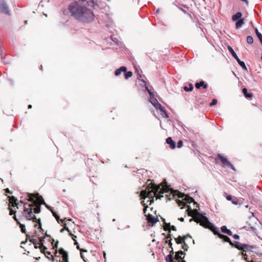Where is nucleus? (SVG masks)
Instances as JSON below:
<instances>
[{
	"instance_id": "4",
	"label": "nucleus",
	"mask_w": 262,
	"mask_h": 262,
	"mask_svg": "<svg viewBox=\"0 0 262 262\" xmlns=\"http://www.w3.org/2000/svg\"><path fill=\"white\" fill-rule=\"evenodd\" d=\"M192 212L194 216H193V219H190V222L194 221L205 228H208L210 226L212 223L209 221L207 217L199 212L196 209L192 210Z\"/></svg>"
},
{
	"instance_id": "35",
	"label": "nucleus",
	"mask_w": 262,
	"mask_h": 262,
	"mask_svg": "<svg viewBox=\"0 0 262 262\" xmlns=\"http://www.w3.org/2000/svg\"><path fill=\"white\" fill-rule=\"evenodd\" d=\"M167 238H170V239L168 240V241H167L166 242L168 243V245L169 246V247L171 248V249H172V244L171 243V235L170 234H169L166 237Z\"/></svg>"
},
{
	"instance_id": "48",
	"label": "nucleus",
	"mask_w": 262,
	"mask_h": 262,
	"mask_svg": "<svg viewBox=\"0 0 262 262\" xmlns=\"http://www.w3.org/2000/svg\"><path fill=\"white\" fill-rule=\"evenodd\" d=\"M180 9L184 13L187 14L191 18H192L191 14L187 13L186 10L181 8H180Z\"/></svg>"
},
{
	"instance_id": "58",
	"label": "nucleus",
	"mask_w": 262,
	"mask_h": 262,
	"mask_svg": "<svg viewBox=\"0 0 262 262\" xmlns=\"http://www.w3.org/2000/svg\"><path fill=\"white\" fill-rule=\"evenodd\" d=\"M140 78H141V75L140 74H138V77L137 78L139 79Z\"/></svg>"
},
{
	"instance_id": "38",
	"label": "nucleus",
	"mask_w": 262,
	"mask_h": 262,
	"mask_svg": "<svg viewBox=\"0 0 262 262\" xmlns=\"http://www.w3.org/2000/svg\"><path fill=\"white\" fill-rule=\"evenodd\" d=\"M247 41L249 44L253 43V38L251 36H248L247 37Z\"/></svg>"
},
{
	"instance_id": "39",
	"label": "nucleus",
	"mask_w": 262,
	"mask_h": 262,
	"mask_svg": "<svg viewBox=\"0 0 262 262\" xmlns=\"http://www.w3.org/2000/svg\"><path fill=\"white\" fill-rule=\"evenodd\" d=\"M241 254L243 256L244 260H245L247 262H249V259L248 258V255L246 253H244V251L242 252Z\"/></svg>"
},
{
	"instance_id": "49",
	"label": "nucleus",
	"mask_w": 262,
	"mask_h": 262,
	"mask_svg": "<svg viewBox=\"0 0 262 262\" xmlns=\"http://www.w3.org/2000/svg\"><path fill=\"white\" fill-rule=\"evenodd\" d=\"M4 191H5L6 193H8L11 194L13 193V192L10 191L8 188L4 189Z\"/></svg>"
},
{
	"instance_id": "44",
	"label": "nucleus",
	"mask_w": 262,
	"mask_h": 262,
	"mask_svg": "<svg viewBox=\"0 0 262 262\" xmlns=\"http://www.w3.org/2000/svg\"><path fill=\"white\" fill-rule=\"evenodd\" d=\"M183 145V142L182 140H179L177 143V147L178 148H181Z\"/></svg>"
},
{
	"instance_id": "17",
	"label": "nucleus",
	"mask_w": 262,
	"mask_h": 262,
	"mask_svg": "<svg viewBox=\"0 0 262 262\" xmlns=\"http://www.w3.org/2000/svg\"><path fill=\"white\" fill-rule=\"evenodd\" d=\"M166 143L169 145L171 149H174L176 147V143L174 142L171 137H168L166 139Z\"/></svg>"
},
{
	"instance_id": "54",
	"label": "nucleus",
	"mask_w": 262,
	"mask_h": 262,
	"mask_svg": "<svg viewBox=\"0 0 262 262\" xmlns=\"http://www.w3.org/2000/svg\"><path fill=\"white\" fill-rule=\"evenodd\" d=\"M232 196L231 195H229L227 196L226 199L228 201H231L232 200Z\"/></svg>"
},
{
	"instance_id": "24",
	"label": "nucleus",
	"mask_w": 262,
	"mask_h": 262,
	"mask_svg": "<svg viewBox=\"0 0 262 262\" xmlns=\"http://www.w3.org/2000/svg\"><path fill=\"white\" fill-rule=\"evenodd\" d=\"M242 16V13L240 12H237L236 14H234L232 16V20L233 21H236L239 19L240 18H242L241 17Z\"/></svg>"
},
{
	"instance_id": "55",
	"label": "nucleus",
	"mask_w": 262,
	"mask_h": 262,
	"mask_svg": "<svg viewBox=\"0 0 262 262\" xmlns=\"http://www.w3.org/2000/svg\"><path fill=\"white\" fill-rule=\"evenodd\" d=\"M172 230L173 231H176L177 229L176 227L174 226H170V230Z\"/></svg>"
},
{
	"instance_id": "21",
	"label": "nucleus",
	"mask_w": 262,
	"mask_h": 262,
	"mask_svg": "<svg viewBox=\"0 0 262 262\" xmlns=\"http://www.w3.org/2000/svg\"><path fill=\"white\" fill-rule=\"evenodd\" d=\"M76 248L77 249L79 250L80 251V256L82 259L83 260L84 262H86V259L85 258V256H84L83 253V252H87L88 251L86 250H84L83 249H81L79 245H77L76 246Z\"/></svg>"
},
{
	"instance_id": "10",
	"label": "nucleus",
	"mask_w": 262,
	"mask_h": 262,
	"mask_svg": "<svg viewBox=\"0 0 262 262\" xmlns=\"http://www.w3.org/2000/svg\"><path fill=\"white\" fill-rule=\"evenodd\" d=\"M228 49L229 51H230V52L231 53L232 56L236 60V61H237L238 64L241 66V67L244 70H247V67L246 66L245 62L243 61H241L239 59V58L237 56L236 54L235 53V52H234L233 49L230 46H228Z\"/></svg>"
},
{
	"instance_id": "33",
	"label": "nucleus",
	"mask_w": 262,
	"mask_h": 262,
	"mask_svg": "<svg viewBox=\"0 0 262 262\" xmlns=\"http://www.w3.org/2000/svg\"><path fill=\"white\" fill-rule=\"evenodd\" d=\"M160 111L161 112V115L162 116V117L166 118L169 117L167 113H166V111L164 109V108H161V110Z\"/></svg>"
},
{
	"instance_id": "15",
	"label": "nucleus",
	"mask_w": 262,
	"mask_h": 262,
	"mask_svg": "<svg viewBox=\"0 0 262 262\" xmlns=\"http://www.w3.org/2000/svg\"><path fill=\"white\" fill-rule=\"evenodd\" d=\"M231 246L236 248V249H237L239 250H242V252H243L245 249L244 247H246V244H242L239 242H235L234 243H233V245H231Z\"/></svg>"
},
{
	"instance_id": "34",
	"label": "nucleus",
	"mask_w": 262,
	"mask_h": 262,
	"mask_svg": "<svg viewBox=\"0 0 262 262\" xmlns=\"http://www.w3.org/2000/svg\"><path fill=\"white\" fill-rule=\"evenodd\" d=\"M164 226L163 227L164 230L165 231H169V232H170V223H164Z\"/></svg>"
},
{
	"instance_id": "37",
	"label": "nucleus",
	"mask_w": 262,
	"mask_h": 262,
	"mask_svg": "<svg viewBox=\"0 0 262 262\" xmlns=\"http://www.w3.org/2000/svg\"><path fill=\"white\" fill-rule=\"evenodd\" d=\"M184 256L182 258L181 256L179 255L177 252H176V255L174 256V259L177 260L176 261H180V260L183 259Z\"/></svg>"
},
{
	"instance_id": "60",
	"label": "nucleus",
	"mask_w": 262,
	"mask_h": 262,
	"mask_svg": "<svg viewBox=\"0 0 262 262\" xmlns=\"http://www.w3.org/2000/svg\"><path fill=\"white\" fill-rule=\"evenodd\" d=\"M171 250H171V251L170 252V254H172V256H173V254L174 252H173V249H171Z\"/></svg>"
},
{
	"instance_id": "51",
	"label": "nucleus",
	"mask_w": 262,
	"mask_h": 262,
	"mask_svg": "<svg viewBox=\"0 0 262 262\" xmlns=\"http://www.w3.org/2000/svg\"><path fill=\"white\" fill-rule=\"evenodd\" d=\"M233 237L234 238L236 239H239V236L237 234H234L233 235Z\"/></svg>"
},
{
	"instance_id": "25",
	"label": "nucleus",
	"mask_w": 262,
	"mask_h": 262,
	"mask_svg": "<svg viewBox=\"0 0 262 262\" xmlns=\"http://www.w3.org/2000/svg\"><path fill=\"white\" fill-rule=\"evenodd\" d=\"M41 252L43 253L45 255L47 256V257L49 259L52 260V261H54V256L51 254L50 252L47 251L45 252V250L41 251Z\"/></svg>"
},
{
	"instance_id": "6",
	"label": "nucleus",
	"mask_w": 262,
	"mask_h": 262,
	"mask_svg": "<svg viewBox=\"0 0 262 262\" xmlns=\"http://www.w3.org/2000/svg\"><path fill=\"white\" fill-rule=\"evenodd\" d=\"M208 229H210L215 235H216L219 238L223 239L224 242L229 243L230 245H233V243L231 241L229 237L226 235L221 234L219 232L218 229L216 227L214 226L212 224H211L210 226H209Z\"/></svg>"
},
{
	"instance_id": "59",
	"label": "nucleus",
	"mask_w": 262,
	"mask_h": 262,
	"mask_svg": "<svg viewBox=\"0 0 262 262\" xmlns=\"http://www.w3.org/2000/svg\"><path fill=\"white\" fill-rule=\"evenodd\" d=\"M74 242H74V245H76V246H77V245H78V243H77V242L76 241V239H75V241H74Z\"/></svg>"
},
{
	"instance_id": "2",
	"label": "nucleus",
	"mask_w": 262,
	"mask_h": 262,
	"mask_svg": "<svg viewBox=\"0 0 262 262\" xmlns=\"http://www.w3.org/2000/svg\"><path fill=\"white\" fill-rule=\"evenodd\" d=\"M86 6H88V2L84 0L74 2L69 5V10L75 19L89 23L94 20L95 15Z\"/></svg>"
},
{
	"instance_id": "41",
	"label": "nucleus",
	"mask_w": 262,
	"mask_h": 262,
	"mask_svg": "<svg viewBox=\"0 0 262 262\" xmlns=\"http://www.w3.org/2000/svg\"><path fill=\"white\" fill-rule=\"evenodd\" d=\"M166 260L167 262H171L173 261V257L171 254H169V255H168V256L166 257Z\"/></svg>"
},
{
	"instance_id": "16",
	"label": "nucleus",
	"mask_w": 262,
	"mask_h": 262,
	"mask_svg": "<svg viewBox=\"0 0 262 262\" xmlns=\"http://www.w3.org/2000/svg\"><path fill=\"white\" fill-rule=\"evenodd\" d=\"M195 86L196 89H199L201 87H203V89H207L208 84L206 83L204 81H201L200 82H196L195 84Z\"/></svg>"
},
{
	"instance_id": "62",
	"label": "nucleus",
	"mask_w": 262,
	"mask_h": 262,
	"mask_svg": "<svg viewBox=\"0 0 262 262\" xmlns=\"http://www.w3.org/2000/svg\"><path fill=\"white\" fill-rule=\"evenodd\" d=\"M182 260L180 261H176V262H186V261L185 260H184L183 259H181Z\"/></svg>"
},
{
	"instance_id": "13",
	"label": "nucleus",
	"mask_w": 262,
	"mask_h": 262,
	"mask_svg": "<svg viewBox=\"0 0 262 262\" xmlns=\"http://www.w3.org/2000/svg\"><path fill=\"white\" fill-rule=\"evenodd\" d=\"M58 252L62 255V261L61 262H69L68 254L63 248H60Z\"/></svg>"
},
{
	"instance_id": "43",
	"label": "nucleus",
	"mask_w": 262,
	"mask_h": 262,
	"mask_svg": "<svg viewBox=\"0 0 262 262\" xmlns=\"http://www.w3.org/2000/svg\"><path fill=\"white\" fill-rule=\"evenodd\" d=\"M182 249H183L185 251H187L188 249V246L186 243L185 241L183 243Z\"/></svg>"
},
{
	"instance_id": "47",
	"label": "nucleus",
	"mask_w": 262,
	"mask_h": 262,
	"mask_svg": "<svg viewBox=\"0 0 262 262\" xmlns=\"http://www.w3.org/2000/svg\"><path fill=\"white\" fill-rule=\"evenodd\" d=\"M69 235L72 237L73 241H75L76 236L74 235L72 233L71 231L69 232Z\"/></svg>"
},
{
	"instance_id": "7",
	"label": "nucleus",
	"mask_w": 262,
	"mask_h": 262,
	"mask_svg": "<svg viewBox=\"0 0 262 262\" xmlns=\"http://www.w3.org/2000/svg\"><path fill=\"white\" fill-rule=\"evenodd\" d=\"M4 85L8 91L14 90L15 87V78H12L11 75L7 74Z\"/></svg>"
},
{
	"instance_id": "42",
	"label": "nucleus",
	"mask_w": 262,
	"mask_h": 262,
	"mask_svg": "<svg viewBox=\"0 0 262 262\" xmlns=\"http://www.w3.org/2000/svg\"><path fill=\"white\" fill-rule=\"evenodd\" d=\"M232 203L235 205H241L242 204V202L237 199L232 200Z\"/></svg>"
},
{
	"instance_id": "26",
	"label": "nucleus",
	"mask_w": 262,
	"mask_h": 262,
	"mask_svg": "<svg viewBox=\"0 0 262 262\" xmlns=\"http://www.w3.org/2000/svg\"><path fill=\"white\" fill-rule=\"evenodd\" d=\"M35 236H32L30 239V242L33 243L34 245L35 248H38V246H37L39 243H38V241L36 238H35Z\"/></svg>"
},
{
	"instance_id": "61",
	"label": "nucleus",
	"mask_w": 262,
	"mask_h": 262,
	"mask_svg": "<svg viewBox=\"0 0 262 262\" xmlns=\"http://www.w3.org/2000/svg\"><path fill=\"white\" fill-rule=\"evenodd\" d=\"M243 1L245 2V3H246L247 4H248V0H242Z\"/></svg>"
},
{
	"instance_id": "5",
	"label": "nucleus",
	"mask_w": 262,
	"mask_h": 262,
	"mask_svg": "<svg viewBox=\"0 0 262 262\" xmlns=\"http://www.w3.org/2000/svg\"><path fill=\"white\" fill-rule=\"evenodd\" d=\"M170 193L169 194H166L165 195L167 198L166 201L173 199L174 197L177 195L179 198H183L184 197L183 200L186 202H185L186 204L187 203L190 204L193 202L194 204L197 205V206L199 205L198 204L194 201V199L189 195H185V194L181 193L178 190H174L172 188L170 189Z\"/></svg>"
},
{
	"instance_id": "56",
	"label": "nucleus",
	"mask_w": 262,
	"mask_h": 262,
	"mask_svg": "<svg viewBox=\"0 0 262 262\" xmlns=\"http://www.w3.org/2000/svg\"><path fill=\"white\" fill-rule=\"evenodd\" d=\"M255 32L257 36L261 34L260 32H258V29L257 28H255Z\"/></svg>"
},
{
	"instance_id": "18",
	"label": "nucleus",
	"mask_w": 262,
	"mask_h": 262,
	"mask_svg": "<svg viewBox=\"0 0 262 262\" xmlns=\"http://www.w3.org/2000/svg\"><path fill=\"white\" fill-rule=\"evenodd\" d=\"M44 238H45V237H39V242H38V243H39V244L40 245L39 246H38V248H39L40 249L41 251L42 250H46L47 248L45 246H43V245L42 244V242L44 241Z\"/></svg>"
},
{
	"instance_id": "30",
	"label": "nucleus",
	"mask_w": 262,
	"mask_h": 262,
	"mask_svg": "<svg viewBox=\"0 0 262 262\" xmlns=\"http://www.w3.org/2000/svg\"><path fill=\"white\" fill-rule=\"evenodd\" d=\"M52 213H53V216L55 217V219H56L57 221L59 223V222L60 221L62 223H63V220H60V217H59V216L55 212H54L53 210H51Z\"/></svg>"
},
{
	"instance_id": "14",
	"label": "nucleus",
	"mask_w": 262,
	"mask_h": 262,
	"mask_svg": "<svg viewBox=\"0 0 262 262\" xmlns=\"http://www.w3.org/2000/svg\"><path fill=\"white\" fill-rule=\"evenodd\" d=\"M187 237L191 238V236L189 234H187L183 236L179 235L177 238H175V241L177 244H182L184 243L185 239H187Z\"/></svg>"
},
{
	"instance_id": "1",
	"label": "nucleus",
	"mask_w": 262,
	"mask_h": 262,
	"mask_svg": "<svg viewBox=\"0 0 262 262\" xmlns=\"http://www.w3.org/2000/svg\"><path fill=\"white\" fill-rule=\"evenodd\" d=\"M27 198L20 200V203L24 205V215L29 220H33L34 222L38 223L41 228L40 219H37L34 213H39L40 212V207L42 204H45L42 197L39 193H27ZM22 198L21 197L20 199Z\"/></svg>"
},
{
	"instance_id": "27",
	"label": "nucleus",
	"mask_w": 262,
	"mask_h": 262,
	"mask_svg": "<svg viewBox=\"0 0 262 262\" xmlns=\"http://www.w3.org/2000/svg\"><path fill=\"white\" fill-rule=\"evenodd\" d=\"M256 248V247L255 246H251L247 244H246V247H244V252L246 251H252L253 249H255Z\"/></svg>"
},
{
	"instance_id": "45",
	"label": "nucleus",
	"mask_w": 262,
	"mask_h": 262,
	"mask_svg": "<svg viewBox=\"0 0 262 262\" xmlns=\"http://www.w3.org/2000/svg\"><path fill=\"white\" fill-rule=\"evenodd\" d=\"M155 106L159 110H161V108H163V107L162 106L161 104L159 103H157L155 105Z\"/></svg>"
},
{
	"instance_id": "63",
	"label": "nucleus",
	"mask_w": 262,
	"mask_h": 262,
	"mask_svg": "<svg viewBox=\"0 0 262 262\" xmlns=\"http://www.w3.org/2000/svg\"><path fill=\"white\" fill-rule=\"evenodd\" d=\"M162 221L163 222L164 224L165 223V220L163 218H162Z\"/></svg>"
},
{
	"instance_id": "11",
	"label": "nucleus",
	"mask_w": 262,
	"mask_h": 262,
	"mask_svg": "<svg viewBox=\"0 0 262 262\" xmlns=\"http://www.w3.org/2000/svg\"><path fill=\"white\" fill-rule=\"evenodd\" d=\"M0 12L7 15H10L8 7L4 0H0Z\"/></svg>"
},
{
	"instance_id": "46",
	"label": "nucleus",
	"mask_w": 262,
	"mask_h": 262,
	"mask_svg": "<svg viewBox=\"0 0 262 262\" xmlns=\"http://www.w3.org/2000/svg\"><path fill=\"white\" fill-rule=\"evenodd\" d=\"M217 102V99H214L212 100L211 103H210V105L211 106L214 105L216 104Z\"/></svg>"
},
{
	"instance_id": "19",
	"label": "nucleus",
	"mask_w": 262,
	"mask_h": 262,
	"mask_svg": "<svg viewBox=\"0 0 262 262\" xmlns=\"http://www.w3.org/2000/svg\"><path fill=\"white\" fill-rule=\"evenodd\" d=\"M126 70H127V69L125 67H124V66L121 67L119 69H117L115 71V75L119 76L120 75L121 72H126Z\"/></svg>"
},
{
	"instance_id": "57",
	"label": "nucleus",
	"mask_w": 262,
	"mask_h": 262,
	"mask_svg": "<svg viewBox=\"0 0 262 262\" xmlns=\"http://www.w3.org/2000/svg\"><path fill=\"white\" fill-rule=\"evenodd\" d=\"M179 220L180 221H181V222H182L184 221V218H183V217H180V218H179Z\"/></svg>"
},
{
	"instance_id": "64",
	"label": "nucleus",
	"mask_w": 262,
	"mask_h": 262,
	"mask_svg": "<svg viewBox=\"0 0 262 262\" xmlns=\"http://www.w3.org/2000/svg\"><path fill=\"white\" fill-rule=\"evenodd\" d=\"M64 230V229H63V228H62V229H61L60 230V232H63Z\"/></svg>"
},
{
	"instance_id": "32",
	"label": "nucleus",
	"mask_w": 262,
	"mask_h": 262,
	"mask_svg": "<svg viewBox=\"0 0 262 262\" xmlns=\"http://www.w3.org/2000/svg\"><path fill=\"white\" fill-rule=\"evenodd\" d=\"M184 89L186 92L192 91L193 89V86L192 84L190 83L189 84V88L186 86H185L184 87Z\"/></svg>"
},
{
	"instance_id": "31",
	"label": "nucleus",
	"mask_w": 262,
	"mask_h": 262,
	"mask_svg": "<svg viewBox=\"0 0 262 262\" xmlns=\"http://www.w3.org/2000/svg\"><path fill=\"white\" fill-rule=\"evenodd\" d=\"M19 225V227L20 228H21V231L23 233H26V228H25V226L23 224H21L19 223V222L18 221V220H17V225Z\"/></svg>"
},
{
	"instance_id": "20",
	"label": "nucleus",
	"mask_w": 262,
	"mask_h": 262,
	"mask_svg": "<svg viewBox=\"0 0 262 262\" xmlns=\"http://www.w3.org/2000/svg\"><path fill=\"white\" fill-rule=\"evenodd\" d=\"M221 231L223 233H226L228 235H232V232L229 229H228L226 226H223L221 228Z\"/></svg>"
},
{
	"instance_id": "53",
	"label": "nucleus",
	"mask_w": 262,
	"mask_h": 262,
	"mask_svg": "<svg viewBox=\"0 0 262 262\" xmlns=\"http://www.w3.org/2000/svg\"><path fill=\"white\" fill-rule=\"evenodd\" d=\"M177 253H178V254L179 255H180L181 256L182 255H185V253L183 251H179L177 252Z\"/></svg>"
},
{
	"instance_id": "28",
	"label": "nucleus",
	"mask_w": 262,
	"mask_h": 262,
	"mask_svg": "<svg viewBox=\"0 0 262 262\" xmlns=\"http://www.w3.org/2000/svg\"><path fill=\"white\" fill-rule=\"evenodd\" d=\"M54 239L53 238H52V242H51V244L52 245L53 249L56 250L55 253V256H57L56 254L57 253V247H58V241H57L55 243V244H54Z\"/></svg>"
},
{
	"instance_id": "29",
	"label": "nucleus",
	"mask_w": 262,
	"mask_h": 262,
	"mask_svg": "<svg viewBox=\"0 0 262 262\" xmlns=\"http://www.w3.org/2000/svg\"><path fill=\"white\" fill-rule=\"evenodd\" d=\"M187 212V214L189 216H191L192 217V219H193V216H194V215L193 214V213L192 212V209H191L190 206H188V209L186 211Z\"/></svg>"
},
{
	"instance_id": "12",
	"label": "nucleus",
	"mask_w": 262,
	"mask_h": 262,
	"mask_svg": "<svg viewBox=\"0 0 262 262\" xmlns=\"http://www.w3.org/2000/svg\"><path fill=\"white\" fill-rule=\"evenodd\" d=\"M145 215L146 216V220L148 223H151L152 225L159 221V219L157 217L152 216L150 214L147 215L145 214Z\"/></svg>"
},
{
	"instance_id": "22",
	"label": "nucleus",
	"mask_w": 262,
	"mask_h": 262,
	"mask_svg": "<svg viewBox=\"0 0 262 262\" xmlns=\"http://www.w3.org/2000/svg\"><path fill=\"white\" fill-rule=\"evenodd\" d=\"M242 91L245 97L247 98H251L253 96L252 93H248V90L246 88H243Z\"/></svg>"
},
{
	"instance_id": "8",
	"label": "nucleus",
	"mask_w": 262,
	"mask_h": 262,
	"mask_svg": "<svg viewBox=\"0 0 262 262\" xmlns=\"http://www.w3.org/2000/svg\"><path fill=\"white\" fill-rule=\"evenodd\" d=\"M8 198H9V208L8 209L10 210V215H12L14 214L13 218L14 220L16 221V215L15 214L16 211H14L11 207L16 206V199L14 196H8Z\"/></svg>"
},
{
	"instance_id": "3",
	"label": "nucleus",
	"mask_w": 262,
	"mask_h": 262,
	"mask_svg": "<svg viewBox=\"0 0 262 262\" xmlns=\"http://www.w3.org/2000/svg\"><path fill=\"white\" fill-rule=\"evenodd\" d=\"M170 189L171 188L167 185L166 180H164L160 185H158L151 182L145 190L141 191L140 196L143 199L146 198L150 199L149 205H151L154 202V196L156 198V200L161 199L163 197L162 194L170 191Z\"/></svg>"
},
{
	"instance_id": "23",
	"label": "nucleus",
	"mask_w": 262,
	"mask_h": 262,
	"mask_svg": "<svg viewBox=\"0 0 262 262\" xmlns=\"http://www.w3.org/2000/svg\"><path fill=\"white\" fill-rule=\"evenodd\" d=\"M244 23H245L244 18H240L236 21V23L235 24L236 28L237 29H239L240 28H241L242 27V26L244 24Z\"/></svg>"
},
{
	"instance_id": "40",
	"label": "nucleus",
	"mask_w": 262,
	"mask_h": 262,
	"mask_svg": "<svg viewBox=\"0 0 262 262\" xmlns=\"http://www.w3.org/2000/svg\"><path fill=\"white\" fill-rule=\"evenodd\" d=\"M177 204H178V205L179 206H186V204L184 202L183 200L182 201L178 200L177 201Z\"/></svg>"
},
{
	"instance_id": "50",
	"label": "nucleus",
	"mask_w": 262,
	"mask_h": 262,
	"mask_svg": "<svg viewBox=\"0 0 262 262\" xmlns=\"http://www.w3.org/2000/svg\"><path fill=\"white\" fill-rule=\"evenodd\" d=\"M63 229H64V230H67L68 232H70L71 231L69 230V228L66 226V224H64V225Z\"/></svg>"
},
{
	"instance_id": "36",
	"label": "nucleus",
	"mask_w": 262,
	"mask_h": 262,
	"mask_svg": "<svg viewBox=\"0 0 262 262\" xmlns=\"http://www.w3.org/2000/svg\"><path fill=\"white\" fill-rule=\"evenodd\" d=\"M133 76V73L131 71L126 72L125 74V78L128 79Z\"/></svg>"
},
{
	"instance_id": "9",
	"label": "nucleus",
	"mask_w": 262,
	"mask_h": 262,
	"mask_svg": "<svg viewBox=\"0 0 262 262\" xmlns=\"http://www.w3.org/2000/svg\"><path fill=\"white\" fill-rule=\"evenodd\" d=\"M217 159L220 160L221 162L222 163V165L224 166H227L228 167H230L233 170L235 171V168L233 166L232 164L230 163V162L228 161V160L223 156H222L221 154H219L217 156V158L215 159L216 160H217Z\"/></svg>"
},
{
	"instance_id": "52",
	"label": "nucleus",
	"mask_w": 262,
	"mask_h": 262,
	"mask_svg": "<svg viewBox=\"0 0 262 262\" xmlns=\"http://www.w3.org/2000/svg\"><path fill=\"white\" fill-rule=\"evenodd\" d=\"M144 208L143 209V212L144 213H146V210H147V208L148 207V206L147 205H145V204H144Z\"/></svg>"
}]
</instances>
